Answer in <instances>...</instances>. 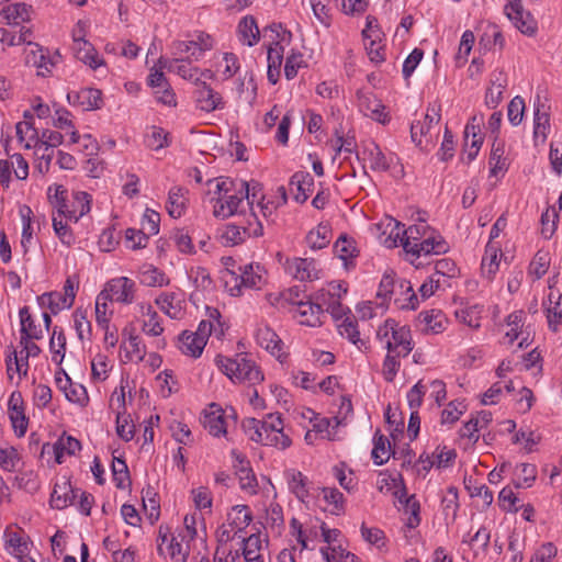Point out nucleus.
I'll use <instances>...</instances> for the list:
<instances>
[{
	"label": "nucleus",
	"instance_id": "20e7f679",
	"mask_svg": "<svg viewBox=\"0 0 562 562\" xmlns=\"http://www.w3.org/2000/svg\"><path fill=\"white\" fill-rule=\"evenodd\" d=\"M376 337L385 344L389 352L407 357L413 350L411 329L407 326H398L394 319H386L376 331Z\"/></svg>",
	"mask_w": 562,
	"mask_h": 562
},
{
	"label": "nucleus",
	"instance_id": "4468645a",
	"mask_svg": "<svg viewBox=\"0 0 562 562\" xmlns=\"http://www.w3.org/2000/svg\"><path fill=\"white\" fill-rule=\"evenodd\" d=\"M362 160L368 161L373 171H387L392 161V156H386L380 146L374 142H369L362 147Z\"/></svg>",
	"mask_w": 562,
	"mask_h": 562
},
{
	"label": "nucleus",
	"instance_id": "bf43d9fd",
	"mask_svg": "<svg viewBox=\"0 0 562 562\" xmlns=\"http://www.w3.org/2000/svg\"><path fill=\"white\" fill-rule=\"evenodd\" d=\"M145 144L153 150L168 146V133L161 127L153 126L145 136Z\"/></svg>",
	"mask_w": 562,
	"mask_h": 562
},
{
	"label": "nucleus",
	"instance_id": "5701e85b",
	"mask_svg": "<svg viewBox=\"0 0 562 562\" xmlns=\"http://www.w3.org/2000/svg\"><path fill=\"white\" fill-rule=\"evenodd\" d=\"M449 249L447 241L443 237L436 233L434 229H429V233L423 238L417 245L418 254H412L413 256L419 257L422 255H440L446 254Z\"/></svg>",
	"mask_w": 562,
	"mask_h": 562
},
{
	"label": "nucleus",
	"instance_id": "13d9d810",
	"mask_svg": "<svg viewBox=\"0 0 562 562\" xmlns=\"http://www.w3.org/2000/svg\"><path fill=\"white\" fill-rule=\"evenodd\" d=\"M537 469L533 464L520 463L516 467V486L517 487H529L536 480Z\"/></svg>",
	"mask_w": 562,
	"mask_h": 562
},
{
	"label": "nucleus",
	"instance_id": "69168bd1",
	"mask_svg": "<svg viewBox=\"0 0 562 562\" xmlns=\"http://www.w3.org/2000/svg\"><path fill=\"white\" fill-rule=\"evenodd\" d=\"M53 228L61 244L69 247L75 243V236L69 228L67 221H63V218H58L53 215Z\"/></svg>",
	"mask_w": 562,
	"mask_h": 562
},
{
	"label": "nucleus",
	"instance_id": "c03bdc74",
	"mask_svg": "<svg viewBox=\"0 0 562 562\" xmlns=\"http://www.w3.org/2000/svg\"><path fill=\"white\" fill-rule=\"evenodd\" d=\"M49 350L52 360L58 366L61 364L66 352V336L63 329L57 326L54 327L49 339Z\"/></svg>",
	"mask_w": 562,
	"mask_h": 562
},
{
	"label": "nucleus",
	"instance_id": "f03ea898",
	"mask_svg": "<svg viewBox=\"0 0 562 562\" xmlns=\"http://www.w3.org/2000/svg\"><path fill=\"white\" fill-rule=\"evenodd\" d=\"M245 434L251 441L284 450L292 440L283 432V422L279 414H268L265 419L245 418L241 423Z\"/></svg>",
	"mask_w": 562,
	"mask_h": 562
},
{
	"label": "nucleus",
	"instance_id": "2eb2a0df",
	"mask_svg": "<svg viewBox=\"0 0 562 562\" xmlns=\"http://www.w3.org/2000/svg\"><path fill=\"white\" fill-rule=\"evenodd\" d=\"M286 269L291 276L300 281H312L319 278V270L313 259L294 258L288 260Z\"/></svg>",
	"mask_w": 562,
	"mask_h": 562
},
{
	"label": "nucleus",
	"instance_id": "2f4dec72",
	"mask_svg": "<svg viewBox=\"0 0 562 562\" xmlns=\"http://www.w3.org/2000/svg\"><path fill=\"white\" fill-rule=\"evenodd\" d=\"M155 302L171 318H179L182 314V300L176 292H164Z\"/></svg>",
	"mask_w": 562,
	"mask_h": 562
},
{
	"label": "nucleus",
	"instance_id": "6e6552de",
	"mask_svg": "<svg viewBox=\"0 0 562 562\" xmlns=\"http://www.w3.org/2000/svg\"><path fill=\"white\" fill-rule=\"evenodd\" d=\"M196 90L194 92L196 106L204 112H213L224 108L222 95L213 90L205 81L200 78L195 80Z\"/></svg>",
	"mask_w": 562,
	"mask_h": 562
},
{
	"label": "nucleus",
	"instance_id": "9d476101",
	"mask_svg": "<svg viewBox=\"0 0 562 562\" xmlns=\"http://www.w3.org/2000/svg\"><path fill=\"white\" fill-rule=\"evenodd\" d=\"M67 101L82 111L98 110L102 106V92L94 88H83L67 93Z\"/></svg>",
	"mask_w": 562,
	"mask_h": 562
},
{
	"label": "nucleus",
	"instance_id": "7c9ffc66",
	"mask_svg": "<svg viewBox=\"0 0 562 562\" xmlns=\"http://www.w3.org/2000/svg\"><path fill=\"white\" fill-rule=\"evenodd\" d=\"M139 312L144 317H146L143 321V331L149 336H160L164 333V327L160 324L159 315L153 306L147 303H142L139 304Z\"/></svg>",
	"mask_w": 562,
	"mask_h": 562
},
{
	"label": "nucleus",
	"instance_id": "393cba45",
	"mask_svg": "<svg viewBox=\"0 0 562 562\" xmlns=\"http://www.w3.org/2000/svg\"><path fill=\"white\" fill-rule=\"evenodd\" d=\"M257 344L280 359L283 356V342L279 336L268 326L259 327L256 331Z\"/></svg>",
	"mask_w": 562,
	"mask_h": 562
},
{
	"label": "nucleus",
	"instance_id": "72a5a7b5",
	"mask_svg": "<svg viewBox=\"0 0 562 562\" xmlns=\"http://www.w3.org/2000/svg\"><path fill=\"white\" fill-rule=\"evenodd\" d=\"M240 284L248 289H260L265 283V270L261 266L252 263L239 267Z\"/></svg>",
	"mask_w": 562,
	"mask_h": 562
},
{
	"label": "nucleus",
	"instance_id": "4c0bfd02",
	"mask_svg": "<svg viewBox=\"0 0 562 562\" xmlns=\"http://www.w3.org/2000/svg\"><path fill=\"white\" fill-rule=\"evenodd\" d=\"M55 454V460L58 464L64 462V456H74L81 449V443L78 439L71 436H65L58 438V440L52 446Z\"/></svg>",
	"mask_w": 562,
	"mask_h": 562
},
{
	"label": "nucleus",
	"instance_id": "f704fd0d",
	"mask_svg": "<svg viewBox=\"0 0 562 562\" xmlns=\"http://www.w3.org/2000/svg\"><path fill=\"white\" fill-rule=\"evenodd\" d=\"M76 496L77 494L70 483L64 482L63 485L56 484L50 495V505L56 509L66 508L74 504Z\"/></svg>",
	"mask_w": 562,
	"mask_h": 562
},
{
	"label": "nucleus",
	"instance_id": "f3484780",
	"mask_svg": "<svg viewBox=\"0 0 562 562\" xmlns=\"http://www.w3.org/2000/svg\"><path fill=\"white\" fill-rule=\"evenodd\" d=\"M440 120V105L434 104L428 108L427 113L423 122L418 121L411 125V137L412 140L422 146L423 136H426L432 124L438 123Z\"/></svg>",
	"mask_w": 562,
	"mask_h": 562
},
{
	"label": "nucleus",
	"instance_id": "412c9836",
	"mask_svg": "<svg viewBox=\"0 0 562 562\" xmlns=\"http://www.w3.org/2000/svg\"><path fill=\"white\" fill-rule=\"evenodd\" d=\"M5 550L15 559L30 553L31 542L23 532L13 531L10 528L4 530Z\"/></svg>",
	"mask_w": 562,
	"mask_h": 562
},
{
	"label": "nucleus",
	"instance_id": "dca6fc26",
	"mask_svg": "<svg viewBox=\"0 0 562 562\" xmlns=\"http://www.w3.org/2000/svg\"><path fill=\"white\" fill-rule=\"evenodd\" d=\"M203 426L214 437L226 435L227 425L224 411L215 403H212L209 409L205 411Z\"/></svg>",
	"mask_w": 562,
	"mask_h": 562
},
{
	"label": "nucleus",
	"instance_id": "3c124183",
	"mask_svg": "<svg viewBox=\"0 0 562 562\" xmlns=\"http://www.w3.org/2000/svg\"><path fill=\"white\" fill-rule=\"evenodd\" d=\"M3 12L10 22L20 24L30 21L32 7L26 3H13L4 8Z\"/></svg>",
	"mask_w": 562,
	"mask_h": 562
},
{
	"label": "nucleus",
	"instance_id": "864d4df0",
	"mask_svg": "<svg viewBox=\"0 0 562 562\" xmlns=\"http://www.w3.org/2000/svg\"><path fill=\"white\" fill-rule=\"evenodd\" d=\"M504 151V144L495 139L490 155L491 176H497L499 171H505L507 169Z\"/></svg>",
	"mask_w": 562,
	"mask_h": 562
},
{
	"label": "nucleus",
	"instance_id": "ddd939ff",
	"mask_svg": "<svg viewBox=\"0 0 562 562\" xmlns=\"http://www.w3.org/2000/svg\"><path fill=\"white\" fill-rule=\"evenodd\" d=\"M294 304L296 306L295 313L299 317L300 324L311 327L322 325V317L324 316V308L322 303H314L312 301H299Z\"/></svg>",
	"mask_w": 562,
	"mask_h": 562
},
{
	"label": "nucleus",
	"instance_id": "a878e982",
	"mask_svg": "<svg viewBox=\"0 0 562 562\" xmlns=\"http://www.w3.org/2000/svg\"><path fill=\"white\" fill-rule=\"evenodd\" d=\"M284 479L291 493L300 501H304L310 495V481L306 475L296 469L284 471Z\"/></svg>",
	"mask_w": 562,
	"mask_h": 562
},
{
	"label": "nucleus",
	"instance_id": "58836bf2",
	"mask_svg": "<svg viewBox=\"0 0 562 562\" xmlns=\"http://www.w3.org/2000/svg\"><path fill=\"white\" fill-rule=\"evenodd\" d=\"M20 323H21V329L20 339L25 340L27 338H34L36 340L41 339L43 337V331L38 325L35 324L34 319L32 318V315L30 314L29 307L24 306L20 310Z\"/></svg>",
	"mask_w": 562,
	"mask_h": 562
},
{
	"label": "nucleus",
	"instance_id": "0e129e2a",
	"mask_svg": "<svg viewBox=\"0 0 562 562\" xmlns=\"http://www.w3.org/2000/svg\"><path fill=\"white\" fill-rule=\"evenodd\" d=\"M428 391L427 384H425L423 381H418L408 392L406 395L408 406L411 411H418V408L423 404L424 396L426 392Z\"/></svg>",
	"mask_w": 562,
	"mask_h": 562
},
{
	"label": "nucleus",
	"instance_id": "b1692460",
	"mask_svg": "<svg viewBox=\"0 0 562 562\" xmlns=\"http://www.w3.org/2000/svg\"><path fill=\"white\" fill-rule=\"evenodd\" d=\"M188 193L189 191L182 187H172L169 190L166 210L171 217L179 218L186 213Z\"/></svg>",
	"mask_w": 562,
	"mask_h": 562
},
{
	"label": "nucleus",
	"instance_id": "7ed1b4c3",
	"mask_svg": "<svg viewBox=\"0 0 562 562\" xmlns=\"http://www.w3.org/2000/svg\"><path fill=\"white\" fill-rule=\"evenodd\" d=\"M215 363L234 383L255 385L263 381V373L259 367L243 353L237 355L235 358L218 355L215 358Z\"/></svg>",
	"mask_w": 562,
	"mask_h": 562
},
{
	"label": "nucleus",
	"instance_id": "37998d69",
	"mask_svg": "<svg viewBox=\"0 0 562 562\" xmlns=\"http://www.w3.org/2000/svg\"><path fill=\"white\" fill-rule=\"evenodd\" d=\"M498 247L493 243H488L485 248V254L482 258L481 271L482 276L491 280L498 270L497 261Z\"/></svg>",
	"mask_w": 562,
	"mask_h": 562
},
{
	"label": "nucleus",
	"instance_id": "a211bd4d",
	"mask_svg": "<svg viewBox=\"0 0 562 562\" xmlns=\"http://www.w3.org/2000/svg\"><path fill=\"white\" fill-rule=\"evenodd\" d=\"M314 186L313 177L306 171H297L290 179V191L297 203H304Z\"/></svg>",
	"mask_w": 562,
	"mask_h": 562
},
{
	"label": "nucleus",
	"instance_id": "de8ad7c7",
	"mask_svg": "<svg viewBox=\"0 0 562 562\" xmlns=\"http://www.w3.org/2000/svg\"><path fill=\"white\" fill-rule=\"evenodd\" d=\"M262 548L259 535L252 533L248 538L243 539L241 554L245 562L263 559L260 550Z\"/></svg>",
	"mask_w": 562,
	"mask_h": 562
},
{
	"label": "nucleus",
	"instance_id": "f8f14e48",
	"mask_svg": "<svg viewBox=\"0 0 562 562\" xmlns=\"http://www.w3.org/2000/svg\"><path fill=\"white\" fill-rule=\"evenodd\" d=\"M358 106L360 111L372 120L385 124L390 121L385 106L373 93H358Z\"/></svg>",
	"mask_w": 562,
	"mask_h": 562
},
{
	"label": "nucleus",
	"instance_id": "c9c22d12",
	"mask_svg": "<svg viewBox=\"0 0 562 562\" xmlns=\"http://www.w3.org/2000/svg\"><path fill=\"white\" fill-rule=\"evenodd\" d=\"M394 303L401 310H415L418 299L409 281L401 280Z\"/></svg>",
	"mask_w": 562,
	"mask_h": 562
},
{
	"label": "nucleus",
	"instance_id": "e2e57ef3",
	"mask_svg": "<svg viewBox=\"0 0 562 562\" xmlns=\"http://www.w3.org/2000/svg\"><path fill=\"white\" fill-rule=\"evenodd\" d=\"M522 321H524V312L522 311H515L510 313L507 316V326L510 327V329L505 334V338L508 339V344H513L516 339H518L520 331L519 329L522 327Z\"/></svg>",
	"mask_w": 562,
	"mask_h": 562
},
{
	"label": "nucleus",
	"instance_id": "680f3d73",
	"mask_svg": "<svg viewBox=\"0 0 562 562\" xmlns=\"http://www.w3.org/2000/svg\"><path fill=\"white\" fill-rule=\"evenodd\" d=\"M113 481L117 488H125L126 483H130V472L125 460L114 458L112 461Z\"/></svg>",
	"mask_w": 562,
	"mask_h": 562
},
{
	"label": "nucleus",
	"instance_id": "c85d7f7f",
	"mask_svg": "<svg viewBox=\"0 0 562 562\" xmlns=\"http://www.w3.org/2000/svg\"><path fill=\"white\" fill-rule=\"evenodd\" d=\"M348 313L349 315L337 325L339 334L357 346L359 350L367 348V341L360 338L357 321L351 315L350 310H348Z\"/></svg>",
	"mask_w": 562,
	"mask_h": 562
},
{
	"label": "nucleus",
	"instance_id": "4d7b16f0",
	"mask_svg": "<svg viewBox=\"0 0 562 562\" xmlns=\"http://www.w3.org/2000/svg\"><path fill=\"white\" fill-rule=\"evenodd\" d=\"M324 501L331 506L329 509L334 515H340L344 509V495L335 487H323L322 490Z\"/></svg>",
	"mask_w": 562,
	"mask_h": 562
},
{
	"label": "nucleus",
	"instance_id": "603ef678",
	"mask_svg": "<svg viewBox=\"0 0 562 562\" xmlns=\"http://www.w3.org/2000/svg\"><path fill=\"white\" fill-rule=\"evenodd\" d=\"M110 296L106 292H100L95 299V322L100 327H106L113 314L109 311Z\"/></svg>",
	"mask_w": 562,
	"mask_h": 562
},
{
	"label": "nucleus",
	"instance_id": "8fccbe9b",
	"mask_svg": "<svg viewBox=\"0 0 562 562\" xmlns=\"http://www.w3.org/2000/svg\"><path fill=\"white\" fill-rule=\"evenodd\" d=\"M47 53L48 52L42 47L32 52L33 63L38 68V74L42 76H45L46 72H50L52 67H54L60 58L58 53L54 56H49Z\"/></svg>",
	"mask_w": 562,
	"mask_h": 562
},
{
	"label": "nucleus",
	"instance_id": "aec40b11",
	"mask_svg": "<svg viewBox=\"0 0 562 562\" xmlns=\"http://www.w3.org/2000/svg\"><path fill=\"white\" fill-rule=\"evenodd\" d=\"M550 132V114H549V108L540 102L538 99V102L535 104L533 109V137L535 140H540L541 143H544L547 139V136Z\"/></svg>",
	"mask_w": 562,
	"mask_h": 562
},
{
	"label": "nucleus",
	"instance_id": "0eeeda50",
	"mask_svg": "<svg viewBox=\"0 0 562 562\" xmlns=\"http://www.w3.org/2000/svg\"><path fill=\"white\" fill-rule=\"evenodd\" d=\"M395 228V239H401L405 251L408 254H418L417 245L429 233L430 226L425 221H422L418 224L411 225L406 229H402L401 224L397 222Z\"/></svg>",
	"mask_w": 562,
	"mask_h": 562
},
{
	"label": "nucleus",
	"instance_id": "e433bc0d",
	"mask_svg": "<svg viewBox=\"0 0 562 562\" xmlns=\"http://www.w3.org/2000/svg\"><path fill=\"white\" fill-rule=\"evenodd\" d=\"M205 347V340L198 338L190 331H182L179 336V349L183 355L199 358Z\"/></svg>",
	"mask_w": 562,
	"mask_h": 562
},
{
	"label": "nucleus",
	"instance_id": "1a4fd4ad",
	"mask_svg": "<svg viewBox=\"0 0 562 562\" xmlns=\"http://www.w3.org/2000/svg\"><path fill=\"white\" fill-rule=\"evenodd\" d=\"M55 381L58 389L65 393V396L69 402L81 406H86L88 404L89 397L85 386L81 384H74L64 369H59V371L56 372Z\"/></svg>",
	"mask_w": 562,
	"mask_h": 562
},
{
	"label": "nucleus",
	"instance_id": "f257e3e1",
	"mask_svg": "<svg viewBox=\"0 0 562 562\" xmlns=\"http://www.w3.org/2000/svg\"><path fill=\"white\" fill-rule=\"evenodd\" d=\"M215 182V194L212 201L213 214L217 218H227L239 212L244 206V200L249 201V184L244 180H233L231 178H217L210 180L209 184Z\"/></svg>",
	"mask_w": 562,
	"mask_h": 562
},
{
	"label": "nucleus",
	"instance_id": "5fc2aeb1",
	"mask_svg": "<svg viewBox=\"0 0 562 562\" xmlns=\"http://www.w3.org/2000/svg\"><path fill=\"white\" fill-rule=\"evenodd\" d=\"M559 212L554 206L548 207L541 215V235L550 239L558 226Z\"/></svg>",
	"mask_w": 562,
	"mask_h": 562
},
{
	"label": "nucleus",
	"instance_id": "49530a36",
	"mask_svg": "<svg viewBox=\"0 0 562 562\" xmlns=\"http://www.w3.org/2000/svg\"><path fill=\"white\" fill-rule=\"evenodd\" d=\"M307 245L314 249H323L330 243V228L326 224H319L306 236Z\"/></svg>",
	"mask_w": 562,
	"mask_h": 562
},
{
	"label": "nucleus",
	"instance_id": "a19ab883",
	"mask_svg": "<svg viewBox=\"0 0 562 562\" xmlns=\"http://www.w3.org/2000/svg\"><path fill=\"white\" fill-rule=\"evenodd\" d=\"M238 33L240 41L248 45L254 46L259 41L260 31L254 16H245L238 24Z\"/></svg>",
	"mask_w": 562,
	"mask_h": 562
},
{
	"label": "nucleus",
	"instance_id": "4be33fe9",
	"mask_svg": "<svg viewBox=\"0 0 562 562\" xmlns=\"http://www.w3.org/2000/svg\"><path fill=\"white\" fill-rule=\"evenodd\" d=\"M362 36L370 60L374 64L384 61V47L381 44V31L379 29L363 30Z\"/></svg>",
	"mask_w": 562,
	"mask_h": 562
},
{
	"label": "nucleus",
	"instance_id": "9b49d317",
	"mask_svg": "<svg viewBox=\"0 0 562 562\" xmlns=\"http://www.w3.org/2000/svg\"><path fill=\"white\" fill-rule=\"evenodd\" d=\"M8 409L15 434L19 437L24 436L27 429L29 419L24 413V401L21 392L13 391L11 393L8 402Z\"/></svg>",
	"mask_w": 562,
	"mask_h": 562
},
{
	"label": "nucleus",
	"instance_id": "c756f323",
	"mask_svg": "<svg viewBox=\"0 0 562 562\" xmlns=\"http://www.w3.org/2000/svg\"><path fill=\"white\" fill-rule=\"evenodd\" d=\"M47 196L54 211H56L59 216H64L67 220L69 213L67 190L60 184H53L47 189Z\"/></svg>",
	"mask_w": 562,
	"mask_h": 562
},
{
	"label": "nucleus",
	"instance_id": "ea45409f",
	"mask_svg": "<svg viewBox=\"0 0 562 562\" xmlns=\"http://www.w3.org/2000/svg\"><path fill=\"white\" fill-rule=\"evenodd\" d=\"M371 457L376 465H382L390 460L391 457V445L389 439L376 430L373 437V449Z\"/></svg>",
	"mask_w": 562,
	"mask_h": 562
},
{
	"label": "nucleus",
	"instance_id": "473e14b6",
	"mask_svg": "<svg viewBox=\"0 0 562 562\" xmlns=\"http://www.w3.org/2000/svg\"><path fill=\"white\" fill-rule=\"evenodd\" d=\"M252 520L251 512L247 505H236L227 514V522L235 533L243 531Z\"/></svg>",
	"mask_w": 562,
	"mask_h": 562
},
{
	"label": "nucleus",
	"instance_id": "338daca9",
	"mask_svg": "<svg viewBox=\"0 0 562 562\" xmlns=\"http://www.w3.org/2000/svg\"><path fill=\"white\" fill-rule=\"evenodd\" d=\"M525 100L517 95L508 104L507 116L508 121L517 126L521 123L525 113Z\"/></svg>",
	"mask_w": 562,
	"mask_h": 562
},
{
	"label": "nucleus",
	"instance_id": "052dcab7",
	"mask_svg": "<svg viewBox=\"0 0 562 562\" xmlns=\"http://www.w3.org/2000/svg\"><path fill=\"white\" fill-rule=\"evenodd\" d=\"M236 474L239 480L240 488L250 494L254 495L257 493V479L252 472V470L248 467L245 468H237Z\"/></svg>",
	"mask_w": 562,
	"mask_h": 562
},
{
	"label": "nucleus",
	"instance_id": "6ab92c4d",
	"mask_svg": "<svg viewBox=\"0 0 562 562\" xmlns=\"http://www.w3.org/2000/svg\"><path fill=\"white\" fill-rule=\"evenodd\" d=\"M74 38V50L77 59L89 65L92 69H97L103 63L99 57L97 50L88 41L83 37H77L76 33L72 34Z\"/></svg>",
	"mask_w": 562,
	"mask_h": 562
},
{
	"label": "nucleus",
	"instance_id": "cd10ccee",
	"mask_svg": "<svg viewBox=\"0 0 562 562\" xmlns=\"http://www.w3.org/2000/svg\"><path fill=\"white\" fill-rule=\"evenodd\" d=\"M92 196L85 191H75L72 201L69 203L67 220L78 222L79 218L90 212Z\"/></svg>",
	"mask_w": 562,
	"mask_h": 562
},
{
	"label": "nucleus",
	"instance_id": "774afa93",
	"mask_svg": "<svg viewBox=\"0 0 562 562\" xmlns=\"http://www.w3.org/2000/svg\"><path fill=\"white\" fill-rule=\"evenodd\" d=\"M222 238L226 244L237 245L243 243L247 236L240 224H228L223 231Z\"/></svg>",
	"mask_w": 562,
	"mask_h": 562
},
{
	"label": "nucleus",
	"instance_id": "39448f33",
	"mask_svg": "<svg viewBox=\"0 0 562 562\" xmlns=\"http://www.w3.org/2000/svg\"><path fill=\"white\" fill-rule=\"evenodd\" d=\"M506 16L514 26L527 36H532L537 32V22L530 12L524 9L521 0L509 1L504 7Z\"/></svg>",
	"mask_w": 562,
	"mask_h": 562
},
{
	"label": "nucleus",
	"instance_id": "79ce46f5",
	"mask_svg": "<svg viewBox=\"0 0 562 562\" xmlns=\"http://www.w3.org/2000/svg\"><path fill=\"white\" fill-rule=\"evenodd\" d=\"M38 305L42 308H48L52 314L56 315L65 308H70L71 305L63 296L61 292L53 291L46 292L37 297Z\"/></svg>",
	"mask_w": 562,
	"mask_h": 562
},
{
	"label": "nucleus",
	"instance_id": "6e6d98bb",
	"mask_svg": "<svg viewBox=\"0 0 562 562\" xmlns=\"http://www.w3.org/2000/svg\"><path fill=\"white\" fill-rule=\"evenodd\" d=\"M441 507L447 518L451 516L452 520L456 519L457 512L459 509V495L457 487L450 486L447 488L441 498Z\"/></svg>",
	"mask_w": 562,
	"mask_h": 562
},
{
	"label": "nucleus",
	"instance_id": "bb28decb",
	"mask_svg": "<svg viewBox=\"0 0 562 562\" xmlns=\"http://www.w3.org/2000/svg\"><path fill=\"white\" fill-rule=\"evenodd\" d=\"M418 321L420 324H424L423 330L431 334L442 333L448 323L445 314L440 310L420 312Z\"/></svg>",
	"mask_w": 562,
	"mask_h": 562
},
{
	"label": "nucleus",
	"instance_id": "09e8293b",
	"mask_svg": "<svg viewBox=\"0 0 562 562\" xmlns=\"http://www.w3.org/2000/svg\"><path fill=\"white\" fill-rule=\"evenodd\" d=\"M481 312L482 310L480 306L473 305L456 310L454 315L460 323L469 326L470 328L476 329L481 326Z\"/></svg>",
	"mask_w": 562,
	"mask_h": 562
},
{
	"label": "nucleus",
	"instance_id": "423d86ee",
	"mask_svg": "<svg viewBox=\"0 0 562 562\" xmlns=\"http://www.w3.org/2000/svg\"><path fill=\"white\" fill-rule=\"evenodd\" d=\"M101 292H106L111 301L132 304L135 299L136 283L127 277L111 279Z\"/></svg>",
	"mask_w": 562,
	"mask_h": 562
},
{
	"label": "nucleus",
	"instance_id": "a18cd8bd",
	"mask_svg": "<svg viewBox=\"0 0 562 562\" xmlns=\"http://www.w3.org/2000/svg\"><path fill=\"white\" fill-rule=\"evenodd\" d=\"M140 283L146 286H164L169 283V279L158 268L147 265L144 266L139 273Z\"/></svg>",
	"mask_w": 562,
	"mask_h": 562
}]
</instances>
